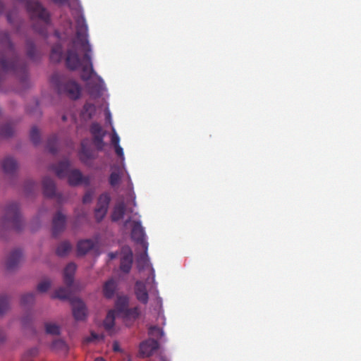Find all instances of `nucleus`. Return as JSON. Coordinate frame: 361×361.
Here are the masks:
<instances>
[{
	"mask_svg": "<svg viewBox=\"0 0 361 361\" xmlns=\"http://www.w3.org/2000/svg\"><path fill=\"white\" fill-rule=\"evenodd\" d=\"M152 274H153V276H154V269H152Z\"/></svg>",
	"mask_w": 361,
	"mask_h": 361,
	"instance_id": "obj_62",
	"label": "nucleus"
},
{
	"mask_svg": "<svg viewBox=\"0 0 361 361\" xmlns=\"http://www.w3.org/2000/svg\"><path fill=\"white\" fill-rule=\"evenodd\" d=\"M135 294L136 298L142 304H147L149 300V295L144 282L137 281L135 284Z\"/></svg>",
	"mask_w": 361,
	"mask_h": 361,
	"instance_id": "obj_14",
	"label": "nucleus"
},
{
	"mask_svg": "<svg viewBox=\"0 0 361 361\" xmlns=\"http://www.w3.org/2000/svg\"><path fill=\"white\" fill-rule=\"evenodd\" d=\"M71 286L60 287L56 289L53 295L54 298H58L62 300H69L71 295Z\"/></svg>",
	"mask_w": 361,
	"mask_h": 361,
	"instance_id": "obj_24",
	"label": "nucleus"
},
{
	"mask_svg": "<svg viewBox=\"0 0 361 361\" xmlns=\"http://www.w3.org/2000/svg\"><path fill=\"white\" fill-rule=\"evenodd\" d=\"M116 154L122 159H124L123 149L120 145L114 146Z\"/></svg>",
	"mask_w": 361,
	"mask_h": 361,
	"instance_id": "obj_44",
	"label": "nucleus"
},
{
	"mask_svg": "<svg viewBox=\"0 0 361 361\" xmlns=\"http://www.w3.org/2000/svg\"><path fill=\"white\" fill-rule=\"evenodd\" d=\"M32 351H33V352H32V354H35V352L36 350H33Z\"/></svg>",
	"mask_w": 361,
	"mask_h": 361,
	"instance_id": "obj_64",
	"label": "nucleus"
},
{
	"mask_svg": "<svg viewBox=\"0 0 361 361\" xmlns=\"http://www.w3.org/2000/svg\"><path fill=\"white\" fill-rule=\"evenodd\" d=\"M77 19L75 23H77ZM77 46L81 49L80 42L77 39V26L75 27V35L71 39V44L68 45L64 57L67 68L71 71L78 70L82 66V61L77 51Z\"/></svg>",
	"mask_w": 361,
	"mask_h": 361,
	"instance_id": "obj_4",
	"label": "nucleus"
},
{
	"mask_svg": "<svg viewBox=\"0 0 361 361\" xmlns=\"http://www.w3.org/2000/svg\"><path fill=\"white\" fill-rule=\"evenodd\" d=\"M118 288V283L113 278L107 280L103 285L102 293L107 299H111L114 297Z\"/></svg>",
	"mask_w": 361,
	"mask_h": 361,
	"instance_id": "obj_17",
	"label": "nucleus"
},
{
	"mask_svg": "<svg viewBox=\"0 0 361 361\" xmlns=\"http://www.w3.org/2000/svg\"><path fill=\"white\" fill-rule=\"evenodd\" d=\"M126 204L123 202L117 203L113 209L111 214V220L113 221H118L123 218L126 212Z\"/></svg>",
	"mask_w": 361,
	"mask_h": 361,
	"instance_id": "obj_21",
	"label": "nucleus"
},
{
	"mask_svg": "<svg viewBox=\"0 0 361 361\" xmlns=\"http://www.w3.org/2000/svg\"><path fill=\"white\" fill-rule=\"evenodd\" d=\"M114 350L115 351H118L119 350L117 346H116V345L114 346Z\"/></svg>",
	"mask_w": 361,
	"mask_h": 361,
	"instance_id": "obj_58",
	"label": "nucleus"
},
{
	"mask_svg": "<svg viewBox=\"0 0 361 361\" xmlns=\"http://www.w3.org/2000/svg\"><path fill=\"white\" fill-rule=\"evenodd\" d=\"M23 258L22 251L19 249H16L12 251L6 261V268L8 270H13L16 269Z\"/></svg>",
	"mask_w": 361,
	"mask_h": 361,
	"instance_id": "obj_15",
	"label": "nucleus"
},
{
	"mask_svg": "<svg viewBox=\"0 0 361 361\" xmlns=\"http://www.w3.org/2000/svg\"><path fill=\"white\" fill-rule=\"evenodd\" d=\"M46 22H47V26L49 25V14L47 13V20H46Z\"/></svg>",
	"mask_w": 361,
	"mask_h": 361,
	"instance_id": "obj_54",
	"label": "nucleus"
},
{
	"mask_svg": "<svg viewBox=\"0 0 361 361\" xmlns=\"http://www.w3.org/2000/svg\"><path fill=\"white\" fill-rule=\"evenodd\" d=\"M71 303L74 319L77 321L85 320L87 309L84 302L79 298H74L71 299Z\"/></svg>",
	"mask_w": 361,
	"mask_h": 361,
	"instance_id": "obj_8",
	"label": "nucleus"
},
{
	"mask_svg": "<svg viewBox=\"0 0 361 361\" xmlns=\"http://www.w3.org/2000/svg\"><path fill=\"white\" fill-rule=\"evenodd\" d=\"M66 226V216L61 212H57L52 219V234L57 237L62 233Z\"/></svg>",
	"mask_w": 361,
	"mask_h": 361,
	"instance_id": "obj_11",
	"label": "nucleus"
},
{
	"mask_svg": "<svg viewBox=\"0 0 361 361\" xmlns=\"http://www.w3.org/2000/svg\"><path fill=\"white\" fill-rule=\"evenodd\" d=\"M116 307L118 312L123 314L128 307V299L126 297L119 298L116 302Z\"/></svg>",
	"mask_w": 361,
	"mask_h": 361,
	"instance_id": "obj_29",
	"label": "nucleus"
},
{
	"mask_svg": "<svg viewBox=\"0 0 361 361\" xmlns=\"http://www.w3.org/2000/svg\"><path fill=\"white\" fill-rule=\"evenodd\" d=\"M76 271L75 264L69 263L64 269L63 271V280L64 283L68 286H72L74 280V275Z\"/></svg>",
	"mask_w": 361,
	"mask_h": 361,
	"instance_id": "obj_18",
	"label": "nucleus"
},
{
	"mask_svg": "<svg viewBox=\"0 0 361 361\" xmlns=\"http://www.w3.org/2000/svg\"><path fill=\"white\" fill-rule=\"evenodd\" d=\"M22 322H23V324L24 325H25V324H26V320H25V318H24V319H23V321H22Z\"/></svg>",
	"mask_w": 361,
	"mask_h": 361,
	"instance_id": "obj_60",
	"label": "nucleus"
},
{
	"mask_svg": "<svg viewBox=\"0 0 361 361\" xmlns=\"http://www.w3.org/2000/svg\"><path fill=\"white\" fill-rule=\"evenodd\" d=\"M35 296L33 293L24 294L21 297L20 304L23 307H27L35 302Z\"/></svg>",
	"mask_w": 361,
	"mask_h": 361,
	"instance_id": "obj_30",
	"label": "nucleus"
},
{
	"mask_svg": "<svg viewBox=\"0 0 361 361\" xmlns=\"http://www.w3.org/2000/svg\"><path fill=\"white\" fill-rule=\"evenodd\" d=\"M121 181V174L118 171H113L109 176V184L112 187H115L119 184Z\"/></svg>",
	"mask_w": 361,
	"mask_h": 361,
	"instance_id": "obj_37",
	"label": "nucleus"
},
{
	"mask_svg": "<svg viewBox=\"0 0 361 361\" xmlns=\"http://www.w3.org/2000/svg\"><path fill=\"white\" fill-rule=\"evenodd\" d=\"M96 106L94 104L86 102L81 112V115L84 118L90 119L94 115Z\"/></svg>",
	"mask_w": 361,
	"mask_h": 361,
	"instance_id": "obj_25",
	"label": "nucleus"
},
{
	"mask_svg": "<svg viewBox=\"0 0 361 361\" xmlns=\"http://www.w3.org/2000/svg\"><path fill=\"white\" fill-rule=\"evenodd\" d=\"M90 89L91 90V93H94V92L97 93H99L102 90V85L99 84L95 85V87H93L92 85V83H89Z\"/></svg>",
	"mask_w": 361,
	"mask_h": 361,
	"instance_id": "obj_45",
	"label": "nucleus"
},
{
	"mask_svg": "<svg viewBox=\"0 0 361 361\" xmlns=\"http://www.w3.org/2000/svg\"><path fill=\"white\" fill-rule=\"evenodd\" d=\"M113 130V133H112V135H111V143L114 146H117V145H119V142H120V138H119V136L117 135V133H116L115 131V129L113 128L112 129Z\"/></svg>",
	"mask_w": 361,
	"mask_h": 361,
	"instance_id": "obj_43",
	"label": "nucleus"
},
{
	"mask_svg": "<svg viewBox=\"0 0 361 361\" xmlns=\"http://www.w3.org/2000/svg\"><path fill=\"white\" fill-rule=\"evenodd\" d=\"M97 78H98V80H99V82H100L101 83H103V80H102V79L99 76H97Z\"/></svg>",
	"mask_w": 361,
	"mask_h": 361,
	"instance_id": "obj_59",
	"label": "nucleus"
},
{
	"mask_svg": "<svg viewBox=\"0 0 361 361\" xmlns=\"http://www.w3.org/2000/svg\"><path fill=\"white\" fill-rule=\"evenodd\" d=\"M60 333L61 328L59 325L54 323L47 322V334L59 335Z\"/></svg>",
	"mask_w": 361,
	"mask_h": 361,
	"instance_id": "obj_34",
	"label": "nucleus"
},
{
	"mask_svg": "<svg viewBox=\"0 0 361 361\" xmlns=\"http://www.w3.org/2000/svg\"><path fill=\"white\" fill-rule=\"evenodd\" d=\"M1 165L4 173L8 175H13L18 169L17 161L11 157H6Z\"/></svg>",
	"mask_w": 361,
	"mask_h": 361,
	"instance_id": "obj_20",
	"label": "nucleus"
},
{
	"mask_svg": "<svg viewBox=\"0 0 361 361\" xmlns=\"http://www.w3.org/2000/svg\"><path fill=\"white\" fill-rule=\"evenodd\" d=\"M123 256L121 258L120 269L125 274H128L132 268L133 262V254L130 247H124L122 250Z\"/></svg>",
	"mask_w": 361,
	"mask_h": 361,
	"instance_id": "obj_12",
	"label": "nucleus"
},
{
	"mask_svg": "<svg viewBox=\"0 0 361 361\" xmlns=\"http://www.w3.org/2000/svg\"><path fill=\"white\" fill-rule=\"evenodd\" d=\"M106 119L108 120L109 122L111 121V114H110V113L106 114Z\"/></svg>",
	"mask_w": 361,
	"mask_h": 361,
	"instance_id": "obj_53",
	"label": "nucleus"
},
{
	"mask_svg": "<svg viewBox=\"0 0 361 361\" xmlns=\"http://www.w3.org/2000/svg\"><path fill=\"white\" fill-rule=\"evenodd\" d=\"M72 249L71 243L67 241L61 242L57 247L56 253L59 257L66 256Z\"/></svg>",
	"mask_w": 361,
	"mask_h": 361,
	"instance_id": "obj_26",
	"label": "nucleus"
},
{
	"mask_svg": "<svg viewBox=\"0 0 361 361\" xmlns=\"http://www.w3.org/2000/svg\"><path fill=\"white\" fill-rule=\"evenodd\" d=\"M55 4L59 5L67 4L71 8H72L71 0H52ZM73 3H75L78 6V0H72Z\"/></svg>",
	"mask_w": 361,
	"mask_h": 361,
	"instance_id": "obj_41",
	"label": "nucleus"
},
{
	"mask_svg": "<svg viewBox=\"0 0 361 361\" xmlns=\"http://www.w3.org/2000/svg\"><path fill=\"white\" fill-rule=\"evenodd\" d=\"M94 361H106L102 357H97Z\"/></svg>",
	"mask_w": 361,
	"mask_h": 361,
	"instance_id": "obj_55",
	"label": "nucleus"
},
{
	"mask_svg": "<svg viewBox=\"0 0 361 361\" xmlns=\"http://www.w3.org/2000/svg\"><path fill=\"white\" fill-rule=\"evenodd\" d=\"M13 128L10 123L4 125L0 129V137H9L13 134Z\"/></svg>",
	"mask_w": 361,
	"mask_h": 361,
	"instance_id": "obj_32",
	"label": "nucleus"
},
{
	"mask_svg": "<svg viewBox=\"0 0 361 361\" xmlns=\"http://www.w3.org/2000/svg\"><path fill=\"white\" fill-rule=\"evenodd\" d=\"M159 348V343L155 339H148L140 345V354L142 357H150Z\"/></svg>",
	"mask_w": 361,
	"mask_h": 361,
	"instance_id": "obj_13",
	"label": "nucleus"
},
{
	"mask_svg": "<svg viewBox=\"0 0 361 361\" xmlns=\"http://www.w3.org/2000/svg\"><path fill=\"white\" fill-rule=\"evenodd\" d=\"M51 348L55 351L62 352H66L68 349L66 342L60 338L54 340L51 345Z\"/></svg>",
	"mask_w": 361,
	"mask_h": 361,
	"instance_id": "obj_28",
	"label": "nucleus"
},
{
	"mask_svg": "<svg viewBox=\"0 0 361 361\" xmlns=\"http://www.w3.org/2000/svg\"><path fill=\"white\" fill-rule=\"evenodd\" d=\"M32 351H33V352H32V354H35V352L36 350H33Z\"/></svg>",
	"mask_w": 361,
	"mask_h": 361,
	"instance_id": "obj_63",
	"label": "nucleus"
},
{
	"mask_svg": "<svg viewBox=\"0 0 361 361\" xmlns=\"http://www.w3.org/2000/svg\"><path fill=\"white\" fill-rule=\"evenodd\" d=\"M110 201L111 197L108 192H104L99 195L94 209V216L98 222L101 221L106 216Z\"/></svg>",
	"mask_w": 361,
	"mask_h": 361,
	"instance_id": "obj_6",
	"label": "nucleus"
},
{
	"mask_svg": "<svg viewBox=\"0 0 361 361\" xmlns=\"http://www.w3.org/2000/svg\"><path fill=\"white\" fill-rule=\"evenodd\" d=\"M87 30L85 19L80 15L77 19V39L80 42L81 50L84 51L83 61L87 63V64L80 66L82 67L80 78L85 82H87L92 75H96L91 61L90 53L92 49L87 39Z\"/></svg>",
	"mask_w": 361,
	"mask_h": 361,
	"instance_id": "obj_1",
	"label": "nucleus"
},
{
	"mask_svg": "<svg viewBox=\"0 0 361 361\" xmlns=\"http://www.w3.org/2000/svg\"><path fill=\"white\" fill-rule=\"evenodd\" d=\"M94 192L93 191H87L82 198V202L85 204H87L92 202L93 199Z\"/></svg>",
	"mask_w": 361,
	"mask_h": 361,
	"instance_id": "obj_42",
	"label": "nucleus"
},
{
	"mask_svg": "<svg viewBox=\"0 0 361 361\" xmlns=\"http://www.w3.org/2000/svg\"><path fill=\"white\" fill-rule=\"evenodd\" d=\"M30 139L34 145H37L40 141V134L38 128L34 126L30 130Z\"/></svg>",
	"mask_w": 361,
	"mask_h": 361,
	"instance_id": "obj_36",
	"label": "nucleus"
},
{
	"mask_svg": "<svg viewBox=\"0 0 361 361\" xmlns=\"http://www.w3.org/2000/svg\"><path fill=\"white\" fill-rule=\"evenodd\" d=\"M115 321V311L111 310H109L106 314L105 319L104 320V329L110 331L113 329Z\"/></svg>",
	"mask_w": 361,
	"mask_h": 361,
	"instance_id": "obj_27",
	"label": "nucleus"
},
{
	"mask_svg": "<svg viewBox=\"0 0 361 361\" xmlns=\"http://www.w3.org/2000/svg\"><path fill=\"white\" fill-rule=\"evenodd\" d=\"M58 91L60 94H64L72 99H78L81 95V87L75 80H68L58 85Z\"/></svg>",
	"mask_w": 361,
	"mask_h": 361,
	"instance_id": "obj_5",
	"label": "nucleus"
},
{
	"mask_svg": "<svg viewBox=\"0 0 361 361\" xmlns=\"http://www.w3.org/2000/svg\"><path fill=\"white\" fill-rule=\"evenodd\" d=\"M95 159L94 154L92 150L85 146L84 142L81 143V149L80 151V159L82 163L90 166V161Z\"/></svg>",
	"mask_w": 361,
	"mask_h": 361,
	"instance_id": "obj_19",
	"label": "nucleus"
},
{
	"mask_svg": "<svg viewBox=\"0 0 361 361\" xmlns=\"http://www.w3.org/2000/svg\"><path fill=\"white\" fill-rule=\"evenodd\" d=\"M4 11V6L3 4L0 2V13H1Z\"/></svg>",
	"mask_w": 361,
	"mask_h": 361,
	"instance_id": "obj_56",
	"label": "nucleus"
},
{
	"mask_svg": "<svg viewBox=\"0 0 361 361\" xmlns=\"http://www.w3.org/2000/svg\"><path fill=\"white\" fill-rule=\"evenodd\" d=\"M68 184L71 186H76L80 184L89 185L90 183V176H83L78 169H71L67 176Z\"/></svg>",
	"mask_w": 361,
	"mask_h": 361,
	"instance_id": "obj_10",
	"label": "nucleus"
},
{
	"mask_svg": "<svg viewBox=\"0 0 361 361\" xmlns=\"http://www.w3.org/2000/svg\"><path fill=\"white\" fill-rule=\"evenodd\" d=\"M6 18H7V20L11 23H12V16H11V13H8L7 16H6Z\"/></svg>",
	"mask_w": 361,
	"mask_h": 361,
	"instance_id": "obj_50",
	"label": "nucleus"
},
{
	"mask_svg": "<svg viewBox=\"0 0 361 361\" xmlns=\"http://www.w3.org/2000/svg\"><path fill=\"white\" fill-rule=\"evenodd\" d=\"M149 334L161 338L164 336V331L159 327L154 326L149 329Z\"/></svg>",
	"mask_w": 361,
	"mask_h": 361,
	"instance_id": "obj_38",
	"label": "nucleus"
},
{
	"mask_svg": "<svg viewBox=\"0 0 361 361\" xmlns=\"http://www.w3.org/2000/svg\"><path fill=\"white\" fill-rule=\"evenodd\" d=\"M42 216V212L40 211L37 215V216L35 218V219L34 220V221H39V218Z\"/></svg>",
	"mask_w": 361,
	"mask_h": 361,
	"instance_id": "obj_51",
	"label": "nucleus"
},
{
	"mask_svg": "<svg viewBox=\"0 0 361 361\" xmlns=\"http://www.w3.org/2000/svg\"><path fill=\"white\" fill-rule=\"evenodd\" d=\"M9 308V299L6 295H0V315L4 314Z\"/></svg>",
	"mask_w": 361,
	"mask_h": 361,
	"instance_id": "obj_35",
	"label": "nucleus"
},
{
	"mask_svg": "<svg viewBox=\"0 0 361 361\" xmlns=\"http://www.w3.org/2000/svg\"><path fill=\"white\" fill-rule=\"evenodd\" d=\"M46 284H47V289L49 288V287L51 286V283H50V281H49L47 279Z\"/></svg>",
	"mask_w": 361,
	"mask_h": 361,
	"instance_id": "obj_57",
	"label": "nucleus"
},
{
	"mask_svg": "<svg viewBox=\"0 0 361 361\" xmlns=\"http://www.w3.org/2000/svg\"><path fill=\"white\" fill-rule=\"evenodd\" d=\"M94 243L92 240H83L78 242L77 251L78 255H84L94 247Z\"/></svg>",
	"mask_w": 361,
	"mask_h": 361,
	"instance_id": "obj_23",
	"label": "nucleus"
},
{
	"mask_svg": "<svg viewBox=\"0 0 361 361\" xmlns=\"http://www.w3.org/2000/svg\"><path fill=\"white\" fill-rule=\"evenodd\" d=\"M37 290L41 292H45V281H42L37 286Z\"/></svg>",
	"mask_w": 361,
	"mask_h": 361,
	"instance_id": "obj_46",
	"label": "nucleus"
},
{
	"mask_svg": "<svg viewBox=\"0 0 361 361\" xmlns=\"http://www.w3.org/2000/svg\"><path fill=\"white\" fill-rule=\"evenodd\" d=\"M68 28L66 30V35H72L73 32L71 21L68 22Z\"/></svg>",
	"mask_w": 361,
	"mask_h": 361,
	"instance_id": "obj_47",
	"label": "nucleus"
},
{
	"mask_svg": "<svg viewBox=\"0 0 361 361\" xmlns=\"http://www.w3.org/2000/svg\"><path fill=\"white\" fill-rule=\"evenodd\" d=\"M147 250H144V253L141 254L137 259V268L139 270L145 269L148 265Z\"/></svg>",
	"mask_w": 361,
	"mask_h": 361,
	"instance_id": "obj_33",
	"label": "nucleus"
},
{
	"mask_svg": "<svg viewBox=\"0 0 361 361\" xmlns=\"http://www.w3.org/2000/svg\"><path fill=\"white\" fill-rule=\"evenodd\" d=\"M63 57V47L61 44H56L51 48L50 53V61L58 63L61 61Z\"/></svg>",
	"mask_w": 361,
	"mask_h": 361,
	"instance_id": "obj_22",
	"label": "nucleus"
},
{
	"mask_svg": "<svg viewBox=\"0 0 361 361\" xmlns=\"http://www.w3.org/2000/svg\"><path fill=\"white\" fill-rule=\"evenodd\" d=\"M5 338L4 333L1 329H0V342H2Z\"/></svg>",
	"mask_w": 361,
	"mask_h": 361,
	"instance_id": "obj_49",
	"label": "nucleus"
},
{
	"mask_svg": "<svg viewBox=\"0 0 361 361\" xmlns=\"http://www.w3.org/2000/svg\"><path fill=\"white\" fill-rule=\"evenodd\" d=\"M1 43L7 47L8 51L12 54V59L10 61L2 56L0 59V64L4 71L16 72L18 69V66H21L22 70L25 69V66L22 64L19 58L15 54L13 44L11 43L9 35L7 32H4L0 34Z\"/></svg>",
	"mask_w": 361,
	"mask_h": 361,
	"instance_id": "obj_3",
	"label": "nucleus"
},
{
	"mask_svg": "<svg viewBox=\"0 0 361 361\" xmlns=\"http://www.w3.org/2000/svg\"><path fill=\"white\" fill-rule=\"evenodd\" d=\"M47 197L54 195V185L51 180L47 178Z\"/></svg>",
	"mask_w": 361,
	"mask_h": 361,
	"instance_id": "obj_40",
	"label": "nucleus"
},
{
	"mask_svg": "<svg viewBox=\"0 0 361 361\" xmlns=\"http://www.w3.org/2000/svg\"><path fill=\"white\" fill-rule=\"evenodd\" d=\"M24 225L19 205L16 202L8 204L5 208L4 214L0 220L1 229L20 231L23 228Z\"/></svg>",
	"mask_w": 361,
	"mask_h": 361,
	"instance_id": "obj_2",
	"label": "nucleus"
},
{
	"mask_svg": "<svg viewBox=\"0 0 361 361\" xmlns=\"http://www.w3.org/2000/svg\"><path fill=\"white\" fill-rule=\"evenodd\" d=\"M42 192L45 193V180H42Z\"/></svg>",
	"mask_w": 361,
	"mask_h": 361,
	"instance_id": "obj_52",
	"label": "nucleus"
},
{
	"mask_svg": "<svg viewBox=\"0 0 361 361\" xmlns=\"http://www.w3.org/2000/svg\"><path fill=\"white\" fill-rule=\"evenodd\" d=\"M117 255H118L117 252H109L108 255L110 259H114L116 258Z\"/></svg>",
	"mask_w": 361,
	"mask_h": 361,
	"instance_id": "obj_48",
	"label": "nucleus"
},
{
	"mask_svg": "<svg viewBox=\"0 0 361 361\" xmlns=\"http://www.w3.org/2000/svg\"><path fill=\"white\" fill-rule=\"evenodd\" d=\"M70 166L71 164L68 160H63L53 165L52 169L59 178H66L69 173L71 170Z\"/></svg>",
	"mask_w": 361,
	"mask_h": 361,
	"instance_id": "obj_16",
	"label": "nucleus"
},
{
	"mask_svg": "<svg viewBox=\"0 0 361 361\" xmlns=\"http://www.w3.org/2000/svg\"><path fill=\"white\" fill-rule=\"evenodd\" d=\"M27 55L32 60L35 59L37 55V49L34 44L27 43Z\"/></svg>",
	"mask_w": 361,
	"mask_h": 361,
	"instance_id": "obj_39",
	"label": "nucleus"
},
{
	"mask_svg": "<svg viewBox=\"0 0 361 361\" xmlns=\"http://www.w3.org/2000/svg\"><path fill=\"white\" fill-rule=\"evenodd\" d=\"M90 131L92 135V141L98 150H102L104 146V138L106 132L103 130L101 125L98 123H92L90 128Z\"/></svg>",
	"mask_w": 361,
	"mask_h": 361,
	"instance_id": "obj_7",
	"label": "nucleus"
},
{
	"mask_svg": "<svg viewBox=\"0 0 361 361\" xmlns=\"http://www.w3.org/2000/svg\"><path fill=\"white\" fill-rule=\"evenodd\" d=\"M132 239L140 244L144 250H147L148 243L145 240V233L140 222L135 221L131 231Z\"/></svg>",
	"mask_w": 361,
	"mask_h": 361,
	"instance_id": "obj_9",
	"label": "nucleus"
},
{
	"mask_svg": "<svg viewBox=\"0 0 361 361\" xmlns=\"http://www.w3.org/2000/svg\"><path fill=\"white\" fill-rule=\"evenodd\" d=\"M62 119H63V121H66V116H63Z\"/></svg>",
	"mask_w": 361,
	"mask_h": 361,
	"instance_id": "obj_61",
	"label": "nucleus"
},
{
	"mask_svg": "<svg viewBox=\"0 0 361 361\" xmlns=\"http://www.w3.org/2000/svg\"><path fill=\"white\" fill-rule=\"evenodd\" d=\"M140 314V311L138 307H134L133 308H127V310L123 312V315L129 319H137Z\"/></svg>",
	"mask_w": 361,
	"mask_h": 361,
	"instance_id": "obj_31",
	"label": "nucleus"
}]
</instances>
